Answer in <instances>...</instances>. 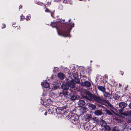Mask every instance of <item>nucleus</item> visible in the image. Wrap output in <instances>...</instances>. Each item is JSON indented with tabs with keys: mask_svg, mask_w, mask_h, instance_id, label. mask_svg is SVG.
<instances>
[{
	"mask_svg": "<svg viewBox=\"0 0 131 131\" xmlns=\"http://www.w3.org/2000/svg\"><path fill=\"white\" fill-rule=\"evenodd\" d=\"M5 27L6 26L5 24H2V29L5 28Z\"/></svg>",
	"mask_w": 131,
	"mask_h": 131,
	"instance_id": "4c0bfd02",
	"label": "nucleus"
},
{
	"mask_svg": "<svg viewBox=\"0 0 131 131\" xmlns=\"http://www.w3.org/2000/svg\"><path fill=\"white\" fill-rule=\"evenodd\" d=\"M85 117L87 119L91 118L92 117V116L90 114H86L85 116Z\"/></svg>",
	"mask_w": 131,
	"mask_h": 131,
	"instance_id": "393cba45",
	"label": "nucleus"
},
{
	"mask_svg": "<svg viewBox=\"0 0 131 131\" xmlns=\"http://www.w3.org/2000/svg\"><path fill=\"white\" fill-rule=\"evenodd\" d=\"M98 123L102 127H105L107 124L106 122L102 119L100 120V121H99Z\"/></svg>",
	"mask_w": 131,
	"mask_h": 131,
	"instance_id": "9d476101",
	"label": "nucleus"
},
{
	"mask_svg": "<svg viewBox=\"0 0 131 131\" xmlns=\"http://www.w3.org/2000/svg\"><path fill=\"white\" fill-rule=\"evenodd\" d=\"M122 114L126 116H131V110H128L127 111H125Z\"/></svg>",
	"mask_w": 131,
	"mask_h": 131,
	"instance_id": "f8f14e48",
	"label": "nucleus"
},
{
	"mask_svg": "<svg viewBox=\"0 0 131 131\" xmlns=\"http://www.w3.org/2000/svg\"><path fill=\"white\" fill-rule=\"evenodd\" d=\"M45 95L44 94H42V96H44Z\"/></svg>",
	"mask_w": 131,
	"mask_h": 131,
	"instance_id": "3c124183",
	"label": "nucleus"
},
{
	"mask_svg": "<svg viewBox=\"0 0 131 131\" xmlns=\"http://www.w3.org/2000/svg\"><path fill=\"white\" fill-rule=\"evenodd\" d=\"M64 20H64V19L63 20V21H64Z\"/></svg>",
	"mask_w": 131,
	"mask_h": 131,
	"instance_id": "864d4df0",
	"label": "nucleus"
},
{
	"mask_svg": "<svg viewBox=\"0 0 131 131\" xmlns=\"http://www.w3.org/2000/svg\"><path fill=\"white\" fill-rule=\"evenodd\" d=\"M47 101H48H48H49V102L50 101L51 102H50V104L51 103V101H50V100H47Z\"/></svg>",
	"mask_w": 131,
	"mask_h": 131,
	"instance_id": "a18cd8bd",
	"label": "nucleus"
},
{
	"mask_svg": "<svg viewBox=\"0 0 131 131\" xmlns=\"http://www.w3.org/2000/svg\"><path fill=\"white\" fill-rule=\"evenodd\" d=\"M58 69L57 67H54V69L53 70V71L56 72V71H57L58 70Z\"/></svg>",
	"mask_w": 131,
	"mask_h": 131,
	"instance_id": "c9c22d12",
	"label": "nucleus"
},
{
	"mask_svg": "<svg viewBox=\"0 0 131 131\" xmlns=\"http://www.w3.org/2000/svg\"><path fill=\"white\" fill-rule=\"evenodd\" d=\"M95 119H96V120H98V119H97V118L96 117H95Z\"/></svg>",
	"mask_w": 131,
	"mask_h": 131,
	"instance_id": "8fccbe9b",
	"label": "nucleus"
},
{
	"mask_svg": "<svg viewBox=\"0 0 131 131\" xmlns=\"http://www.w3.org/2000/svg\"><path fill=\"white\" fill-rule=\"evenodd\" d=\"M128 106L131 109V103H130L129 104Z\"/></svg>",
	"mask_w": 131,
	"mask_h": 131,
	"instance_id": "58836bf2",
	"label": "nucleus"
},
{
	"mask_svg": "<svg viewBox=\"0 0 131 131\" xmlns=\"http://www.w3.org/2000/svg\"><path fill=\"white\" fill-rule=\"evenodd\" d=\"M77 81L76 82L77 83H80V80H78V79H77Z\"/></svg>",
	"mask_w": 131,
	"mask_h": 131,
	"instance_id": "a19ab883",
	"label": "nucleus"
},
{
	"mask_svg": "<svg viewBox=\"0 0 131 131\" xmlns=\"http://www.w3.org/2000/svg\"><path fill=\"white\" fill-rule=\"evenodd\" d=\"M92 62V61H91V62Z\"/></svg>",
	"mask_w": 131,
	"mask_h": 131,
	"instance_id": "4d7b16f0",
	"label": "nucleus"
},
{
	"mask_svg": "<svg viewBox=\"0 0 131 131\" xmlns=\"http://www.w3.org/2000/svg\"><path fill=\"white\" fill-rule=\"evenodd\" d=\"M77 103L78 105L80 107L84 106L85 104L84 101L81 100H79Z\"/></svg>",
	"mask_w": 131,
	"mask_h": 131,
	"instance_id": "9b49d317",
	"label": "nucleus"
},
{
	"mask_svg": "<svg viewBox=\"0 0 131 131\" xmlns=\"http://www.w3.org/2000/svg\"><path fill=\"white\" fill-rule=\"evenodd\" d=\"M131 116L129 117L128 118V121L129 123L131 122V116Z\"/></svg>",
	"mask_w": 131,
	"mask_h": 131,
	"instance_id": "f704fd0d",
	"label": "nucleus"
},
{
	"mask_svg": "<svg viewBox=\"0 0 131 131\" xmlns=\"http://www.w3.org/2000/svg\"><path fill=\"white\" fill-rule=\"evenodd\" d=\"M81 79L85 80L86 78V76L85 74L84 75H81Z\"/></svg>",
	"mask_w": 131,
	"mask_h": 131,
	"instance_id": "c85d7f7f",
	"label": "nucleus"
},
{
	"mask_svg": "<svg viewBox=\"0 0 131 131\" xmlns=\"http://www.w3.org/2000/svg\"><path fill=\"white\" fill-rule=\"evenodd\" d=\"M69 0H64L63 1V2L64 3H68L69 2Z\"/></svg>",
	"mask_w": 131,
	"mask_h": 131,
	"instance_id": "473e14b6",
	"label": "nucleus"
},
{
	"mask_svg": "<svg viewBox=\"0 0 131 131\" xmlns=\"http://www.w3.org/2000/svg\"><path fill=\"white\" fill-rule=\"evenodd\" d=\"M57 110L59 111V113L61 114H63V115H65L66 116L67 115L70 117L69 119L70 121L72 123L74 124H77L79 122V117L76 115H75L72 116L68 115H67V112L65 111L64 112L63 110H62L61 108H59L56 109V111L57 112Z\"/></svg>",
	"mask_w": 131,
	"mask_h": 131,
	"instance_id": "f03ea898",
	"label": "nucleus"
},
{
	"mask_svg": "<svg viewBox=\"0 0 131 131\" xmlns=\"http://www.w3.org/2000/svg\"><path fill=\"white\" fill-rule=\"evenodd\" d=\"M41 85L42 87L45 88H48L50 87L49 84L48 83L46 82H42Z\"/></svg>",
	"mask_w": 131,
	"mask_h": 131,
	"instance_id": "ddd939ff",
	"label": "nucleus"
},
{
	"mask_svg": "<svg viewBox=\"0 0 131 131\" xmlns=\"http://www.w3.org/2000/svg\"><path fill=\"white\" fill-rule=\"evenodd\" d=\"M53 110L52 108H49L48 111V112L49 114H52L53 113Z\"/></svg>",
	"mask_w": 131,
	"mask_h": 131,
	"instance_id": "bb28decb",
	"label": "nucleus"
},
{
	"mask_svg": "<svg viewBox=\"0 0 131 131\" xmlns=\"http://www.w3.org/2000/svg\"><path fill=\"white\" fill-rule=\"evenodd\" d=\"M37 4L38 5H42L43 4L40 2H38L37 3Z\"/></svg>",
	"mask_w": 131,
	"mask_h": 131,
	"instance_id": "e433bc0d",
	"label": "nucleus"
},
{
	"mask_svg": "<svg viewBox=\"0 0 131 131\" xmlns=\"http://www.w3.org/2000/svg\"><path fill=\"white\" fill-rule=\"evenodd\" d=\"M54 11H53V13L54 12Z\"/></svg>",
	"mask_w": 131,
	"mask_h": 131,
	"instance_id": "5fc2aeb1",
	"label": "nucleus"
},
{
	"mask_svg": "<svg viewBox=\"0 0 131 131\" xmlns=\"http://www.w3.org/2000/svg\"><path fill=\"white\" fill-rule=\"evenodd\" d=\"M85 75V74L83 71H81L80 74V78H81V75Z\"/></svg>",
	"mask_w": 131,
	"mask_h": 131,
	"instance_id": "7c9ffc66",
	"label": "nucleus"
},
{
	"mask_svg": "<svg viewBox=\"0 0 131 131\" xmlns=\"http://www.w3.org/2000/svg\"><path fill=\"white\" fill-rule=\"evenodd\" d=\"M113 97L114 98L115 100H117L119 99V96L117 94H115L113 96Z\"/></svg>",
	"mask_w": 131,
	"mask_h": 131,
	"instance_id": "5701e85b",
	"label": "nucleus"
},
{
	"mask_svg": "<svg viewBox=\"0 0 131 131\" xmlns=\"http://www.w3.org/2000/svg\"><path fill=\"white\" fill-rule=\"evenodd\" d=\"M30 18V15H28L26 17V20H29Z\"/></svg>",
	"mask_w": 131,
	"mask_h": 131,
	"instance_id": "2f4dec72",
	"label": "nucleus"
},
{
	"mask_svg": "<svg viewBox=\"0 0 131 131\" xmlns=\"http://www.w3.org/2000/svg\"><path fill=\"white\" fill-rule=\"evenodd\" d=\"M104 127L105 129L106 130L108 131L110 129V127L108 125H107V124H106V125H105V127Z\"/></svg>",
	"mask_w": 131,
	"mask_h": 131,
	"instance_id": "a878e982",
	"label": "nucleus"
},
{
	"mask_svg": "<svg viewBox=\"0 0 131 131\" xmlns=\"http://www.w3.org/2000/svg\"><path fill=\"white\" fill-rule=\"evenodd\" d=\"M94 114L97 115H101L102 114V110H96L94 112Z\"/></svg>",
	"mask_w": 131,
	"mask_h": 131,
	"instance_id": "dca6fc26",
	"label": "nucleus"
},
{
	"mask_svg": "<svg viewBox=\"0 0 131 131\" xmlns=\"http://www.w3.org/2000/svg\"><path fill=\"white\" fill-rule=\"evenodd\" d=\"M45 11L46 12H49L50 13L51 16L53 17V13L52 12H51L48 9H46L45 10Z\"/></svg>",
	"mask_w": 131,
	"mask_h": 131,
	"instance_id": "cd10ccee",
	"label": "nucleus"
},
{
	"mask_svg": "<svg viewBox=\"0 0 131 131\" xmlns=\"http://www.w3.org/2000/svg\"><path fill=\"white\" fill-rule=\"evenodd\" d=\"M71 20V19H69V21Z\"/></svg>",
	"mask_w": 131,
	"mask_h": 131,
	"instance_id": "603ef678",
	"label": "nucleus"
},
{
	"mask_svg": "<svg viewBox=\"0 0 131 131\" xmlns=\"http://www.w3.org/2000/svg\"><path fill=\"white\" fill-rule=\"evenodd\" d=\"M104 96L105 97H109L111 96V94L108 92L105 91L103 93Z\"/></svg>",
	"mask_w": 131,
	"mask_h": 131,
	"instance_id": "6ab92c4d",
	"label": "nucleus"
},
{
	"mask_svg": "<svg viewBox=\"0 0 131 131\" xmlns=\"http://www.w3.org/2000/svg\"><path fill=\"white\" fill-rule=\"evenodd\" d=\"M58 77L61 79H63L64 77V75L61 73H59L58 74Z\"/></svg>",
	"mask_w": 131,
	"mask_h": 131,
	"instance_id": "412c9836",
	"label": "nucleus"
},
{
	"mask_svg": "<svg viewBox=\"0 0 131 131\" xmlns=\"http://www.w3.org/2000/svg\"><path fill=\"white\" fill-rule=\"evenodd\" d=\"M105 111L106 114L110 115H112V113L109 110L107 109L105 110Z\"/></svg>",
	"mask_w": 131,
	"mask_h": 131,
	"instance_id": "b1692460",
	"label": "nucleus"
},
{
	"mask_svg": "<svg viewBox=\"0 0 131 131\" xmlns=\"http://www.w3.org/2000/svg\"><path fill=\"white\" fill-rule=\"evenodd\" d=\"M45 115H47V112H46L45 113Z\"/></svg>",
	"mask_w": 131,
	"mask_h": 131,
	"instance_id": "49530a36",
	"label": "nucleus"
},
{
	"mask_svg": "<svg viewBox=\"0 0 131 131\" xmlns=\"http://www.w3.org/2000/svg\"><path fill=\"white\" fill-rule=\"evenodd\" d=\"M22 6H21V5H20L19 6V9H20L22 7Z\"/></svg>",
	"mask_w": 131,
	"mask_h": 131,
	"instance_id": "c03bdc74",
	"label": "nucleus"
},
{
	"mask_svg": "<svg viewBox=\"0 0 131 131\" xmlns=\"http://www.w3.org/2000/svg\"><path fill=\"white\" fill-rule=\"evenodd\" d=\"M119 86L120 87L121 86V84H119Z\"/></svg>",
	"mask_w": 131,
	"mask_h": 131,
	"instance_id": "09e8293b",
	"label": "nucleus"
},
{
	"mask_svg": "<svg viewBox=\"0 0 131 131\" xmlns=\"http://www.w3.org/2000/svg\"><path fill=\"white\" fill-rule=\"evenodd\" d=\"M97 88L99 90L103 92V93L105 91V89L103 86H98Z\"/></svg>",
	"mask_w": 131,
	"mask_h": 131,
	"instance_id": "aec40b11",
	"label": "nucleus"
},
{
	"mask_svg": "<svg viewBox=\"0 0 131 131\" xmlns=\"http://www.w3.org/2000/svg\"><path fill=\"white\" fill-rule=\"evenodd\" d=\"M118 105L119 108L121 109L119 110V111L122 112L123 111V109L125 108L127 105L126 102H121L118 104Z\"/></svg>",
	"mask_w": 131,
	"mask_h": 131,
	"instance_id": "0eeeda50",
	"label": "nucleus"
},
{
	"mask_svg": "<svg viewBox=\"0 0 131 131\" xmlns=\"http://www.w3.org/2000/svg\"><path fill=\"white\" fill-rule=\"evenodd\" d=\"M93 126L89 124H86L84 125V128L86 131H90L93 128Z\"/></svg>",
	"mask_w": 131,
	"mask_h": 131,
	"instance_id": "6e6552de",
	"label": "nucleus"
},
{
	"mask_svg": "<svg viewBox=\"0 0 131 131\" xmlns=\"http://www.w3.org/2000/svg\"><path fill=\"white\" fill-rule=\"evenodd\" d=\"M121 74L122 75H123V72H122L121 73Z\"/></svg>",
	"mask_w": 131,
	"mask_h": 131,
	"instance_id": "de8ad7c7",
	"label": "nucleus"
},
{
	"mask_svg": "<svg viewBox=\"0 0 131 131\" xmlns=\"http://www.w3.org/2000/svg\"><path fill=\"white\" fill-rule=\"evenodd\" d=\"M82 85L84 86L90 87L91 85L90 82L88 81H86L84 83H83L82 84Z\"/></svg>",
	"mask_w": 131,
	"mask_h": 131,
	"instance_id": "4468645a",
	"label": "nucleus"
},
{
	"mask_svg": "<svg viewBox=\"0 0 131 131\" xmlns=\"http://www.w3.org/2000/svg\"><path fill=\"white\" fill-rule=\"evenodd\" d=\"M79 112L81 114H83L86 112V108L84 107H82L79 110Z\"/></svg>",
	"mask_w": 131,
	"mask_h": 131,
	"instance_id": "f3484780",
	"label": "nucleus"
},
{
	"mask_svg": "<svg viewBox=\"0 0 131 131\" xmlns=\"http://www.w3.org/2000/svg\"><path fill=\"white\" fill-rule=\"evenodd\" d=\"M15 24V23H13V27H15V28H16V26H15H15H13V25H14V24Z\"/></svg>",
	"mask_w": 131,
	"mask_h": 131,
	"instance_id": "79ce46f5",
	"label": "nucleus"
},
{
	"mask_svg": "<svg viewBox=\"0 0 131 131\" xmlns=\"http://www.w3.org/2000/svg\"><path fill=\"white\" fill-rule=\"evenodd\" d=\"M68 95V92L67 90H63V92H60L59 96H63L64 97L66 98Z\"/></svg>",
	"mask_w": 131,
	"mask_h": 131,
	"instance_id": "1a4fd4ad",
	"label": "nucleus"
},
{
	"mask_svg": "<svg viewBox=\"0 0 131 131\" xmlns=\"http://www.w3.org/2000/svg\"><path fill=\"white\" fill-rule=\"evenodd\" d=\"M112 131H120V129L118 127H114L112 128Z\"/></svg>",
	"mask_w": 131,
	"mask_h": 131,
	"instance_id": "4be33fe9",
	"label": "nucleus"
},
{
	"mask_svg": "<svg viewBox=\"0 0 131 131\" xmlns=\"http://www.w3.org/2000/svg\"><path fill=\"white\" fill-rule=\"evenodd\" d=\"M91 97L93 100L99 103H100L101 100H102L101 98L99 96L92 94L91 95Z\"/></svg>",
	"mask_w": 131,
	"mask_h": 131,
	"instance_id": "423d86ee",
	"label": "nucleus"
},
{
	"mask_svg": "<svg viewBox=\"0 0 131 131\" xmlns=\"http://www.w3.org/2000/svg\"><path fill=\"white\" fill-rule=\"evenodd\" d=\"M130 130H131V127L130 128Z\"/></svg>",
	"mask_w": 131,
	"mask_h": 131,
	"instance_id": "6e6d98bb",
	"label": "nucleus"
},
{
	"mask_svg": "<svg viewBox=\"0 0 131 131\" xmlns=\"http://www.w3.org/2000/svg\"><path fill=\"white\" fill-rule=\"evenodd\" d=\"M71 91V92H73V91H72V90Z\"/></svg>",
	"mask_w": 131,
	"mask_h": 131,
	"instance_id": "13d9d810",
	"label": "nucleus"
},
{
	"mask_svg": "<svg viewBox=\"0 0 131 131\" xmlns=\"http://www.w3.org/2000/svg\"><path fill=\"white\" fill-rule=\"evenodd\" d=\"M71 67H70V70H71L72 71V73H73V72H75V68L74 67H73V66L72 67V69H71Z\"/></svg>",
	"mask_w": 131,
	"mask_h": 131,
	"instance_id": "c756f323",
	"label": "nucleus"
},
{
	"mask_svg": "<svg viewBox=\"0 0 131 131\" xmlns=\"http://www.w3.org/2000/svg\"><path fill=\"white\" fill-rule=\"evenodd\" d=\"M101 101H102L103 103H102L104 105L106 106H109L111 108V111L114 114H115L114 111L116 109L107 100H105L104 99L102 100Z\"/></svg>",
	"mask_w": 131,
	"mask_h": 131,
	"instance_id": "20e7f679",
	"label": "nucleus"
},
{
	"mask_svg": "<svg viewBox=\"0 0 131 131\" xmlns=\"http://www.w3.org/2000/svg\"><path fill=\"white\" fill-rule=\"evenodd\" d=\"M101 101H102L103 103H102L104 105L106 106H109L111 108V111L114 114H115L114 111L116 109L107 100H105L104 99L102 100Z\"/></svg>",
	"mask_w": 131,
	"mask_h": 131,
	"instance_id": "39448f33",
	"label": "nucleus"
},
{
	"mask_svg": "<svg viewBox=\"0 0 131 131\" xmlns=\"http://www.w3.org/2000/svg\"><path fill=\"white\" fill-rule=\"evenodd\" d=\"M50 25L52 28L56 27L59 35L64 37H70L69 34L72 27H74V24H72L62 23L58 22H52Z\"/></svg>",
	"mask_w": 131,
	"mask_h": 131,
	"instance_id": "f257e3e1",
	"label": "nucleus"
},
{
	"mask_svg": "<svg viewBox=\"0 0 131 131\" xmlns=\"http://www.w3.org/2000/svg\"><path fill=\"white\" fill-rule=\"evenodd\" d=\"M78 98V96L75 94H74L71 96L70 98V100L73 101H74L76 99H77Z\"/></svg>",
	"mask_w": 131,
	"mask_h": 131,
	"instance_id": "a211bd4d",
	"label": "nucleus"
},
{
	"mask_svg": "<svg viewBox=\"0 0 131 131\" xmlns=\"http://www.w3.org/2000/svg\"><path fill=\"white\" fill-rule=\"evenodd\" d=\"M20 17H21V19H24L25 18V17L23 16H20Z\"/></svg>",
	"mask_w": 131,
	"mask_h": 131,
	"instance_id": "ea45409f",
	"label": "nucleus"
},
{
	"mask_svg": "<svg viewBox=\"0 0 131 131\" xmlns=\"http://www.w3.org/2000/svg\"><path fill=\"white\" fill-rule=\"evenodd\" d=\"M88 106L89 109L91 110H94L96 108V106L95 105L91 103L89 104L88 105Z\"/></svg>",
	"mask_w": 131,
	"mask_h": 131,
	"instance_id": "2eb2a0df",
	"label": "nucleus"
},
{
	"mask_svg": "<svg viewBox=\"0 0 131 131\" xmlns=\"http://www.w3.org/2000/svg\"><path fill=\"white\" fill-rule=\"evenodd\" d=\"M76 82L73 80H72L70 82H68L65 83H63L61 85V88L63 90H67L69 87L74 89L75 88Z\"/></svg>",
	"mask_w": 131,
	"mask_h": 131,
	"instance_id": "7ed1b4c3",
	"label": "nucleus"
},
{
	"mask_svg": "<svg viewBox=\"0 0 131 131\" xmlns=\"http://www.w3.org/2000/svg\"><path fill=\"white\" fill-rule=\"evenodd\" d=\"M59 86H53V89L54 90H56V89H58L59 88Z\"/></svg>",
	"mask_w": 131,
	"mask_h": 131,
	"instance_id": "72a5a7b5",
	"label": "nucleus"
},
{
	"mask_svg": "<svg viewBox=\"0 0 131 131\" xmlns=\"http://www.w3.org/2000/svg\"><path fill=\"white\" fill-rule=\"evenodd\" d=\"M15 24V23H13V27H15V28H16V26H15H15H13V25H14V24Z\"/></svg>",
	"mask_w": 131,
	"mask_h": 131,
	"instance_id": "37998d69",
	"label": "nucleus"
}]
</instances>
